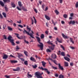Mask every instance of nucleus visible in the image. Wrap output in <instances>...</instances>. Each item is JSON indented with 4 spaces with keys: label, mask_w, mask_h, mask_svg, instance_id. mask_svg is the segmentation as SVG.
Masks as SVG:
<instances>
[{
    "label": "nucleus",
    "mask_w": 78,
    "mask_h": 78,
    "mask_svg": "<svg viewBox=\"0 0 78 78\" xmlns=\"http://www.w3.org/2000/svg\"><path fill=\"white\" fill-rule=\"evenodd\" d=\"M15 35H16L17 36L16 37L19 39H21L22 38V37H20L18 36H19V34H18L17 33H15L14 34Z\"/></svg>",
    "instance_id": "obj_8"
},
{
    "label": "nucleus",
    "mask_w": 78,
    "mask_h": 78,
    "mask_svg": "<svg viewBox=\"0 0 78 78\" xmlns=\"http://www.w3.org/2000/svg\"><path fill=\"white\" fill-rule=\"evenodd\" d=\"M46 25L47 26V27H48L49 23H46Z\"/></svg>",
    "instance_id": "obj_60"
},
{
    "label": "nucleus",
    "mask_w": 78,
    "mask_h": 78,
    "mask_svg": "<svg viewBox=\"0 0 78 78\" xmlns=\"http://www.w3.org/2000/svg\"><path fill=\"white\" fill-rule=\"evenodd\" d=\"M70 66H73V63L72 62L70 63Z\"/></svg>",
    "instance_id": "obj_53"
},
{
    "label": "nucleus",
    "mask_w": 78,
    "mask_h": 78,
    "mask_svg": "<svg viewBox=\"0 0 78 78\" xmlns=\"http://www.w3.org/2000/svg\"><path fill=\"white\" fill-rule=\"evenodd\" d=\"M67 17V15H66V14H65L63 15V17H64V18H66Z\"/></svg>",
    "instance_id": "obj_44"
},
{
    "label": "nucleus",
    "mask_w": 78,
    "mask_h": 78,
    "mask_svg": "<svg viewBox=\"0 0 78 78\" xmlns=\"http://www.w3.org/2000/svg\"><path fill=\"white\" fill-rule=\"evenodd\" d=\"M25 65H28V61H26L24 62Z\"/></svg>",
    "instance_id": "obj_32"
},
{
    "label": "nucleus",
    "mask_w": 78,
    "mask_h": 78,
    "mask_svg": "<svg viewBox=\"0 0 78 78\" xmlns=\"http://www.w3.org/2000/svg\"><path fill=\"white\" fill-rule=\"evenodd\" d=\"M20 49V48H19L18 46H17L16 49L17 50H18V49Z\"/></svg>",
    "instance_id": "obj_63"
},
{
    "label": "nucleus",
    "mask_w": 78,
    "mask_h": 78,
    "mask_svg": "<svg viewBox=\"0 0 78 78\" xmlns=\"http://www.w3.org/2000/svg\"><path fill=\"white\" fill-rule=\"evenodd\" d=\"M11 6L13 8H15L16 7V5L13 2H11Z\"/></svg>",
    "instance_id": "obj_16"
},
{
    "label": "nucleus",
    "mask_w": 78,
    "mask_h": 78,
    "mask_svg": "<svg viewBox=\"0 0 78 78\" xmlns=\"http://www.w3.org/2000/svg\"><path fill=\"white\" fill-rule=\"evenodd\" d=\"M3 36L4 38L5 39H7L5 35H3Z\"/></svg>",
    "instance_id": "obj_50"
},
{
    "label": "nucleus",
    "mask_w": 78,
    "mask_h": 78,
    "mask_svg": "<svg viewBox=\"0 0 78 78\" xmlns=\"http://www.w3.org/2000/svg\"><path fill=\"white\" fill-rule=\"evenodd\" d=\"M70 47L72 49H74L75 48L73 47L70 46Z\"/></svg>",
    "instance_id": "obj_54"
},
{
    "label": "nucleus",
    "mask_w": 78,
    "mask_h": 78,
    "mask_svg": "<svg viewBox=\"0 0 78 78\" xmlns=\"http://www.w3.org/2000/svg\"><path fill=\"white\" fill-rule=\"evenodd\" d=\"M21 37H22L21 39H25L26 38L25 36H24L23 37L22 36H21Z\"/></svg>",
    "instance_id": "obj_49"
},
{
    "label": "nucleus",
    "mask_w": 78,
    "mask_h": 78,
    "mask_svg": "<svg viewBox=\"0 0 78 78\" xmlns=\"http://www.w3.org/2000/svg\"><path fill=\"white\" fill-rule=\"evenodd\" d=\"M52 69L54 70H56L57 69V68L56 67H55L53 66H52Z\"/></svg>",
    "instance_id": "obj_35"
},
{
    "label": "nucleus",
    "mask_w": 78,
    "mask_h": 78,
    "mask_svg": "<svg viewBox=\"0 0 78 78\" xmlns=\"http://www.w3.org/2000/svg\"><path fill=\"white\" fill-rule=\"evenodd\" d=\"M10 62L11 63H16V62H18L16 60H11Z\"/></svg>",
    "instance_id": "obj_18"
},
{
    "label": "nucleus",
    "mask_w": 78,
    "mask_h": 78,
    "mask_svg": "<svg viewBox=\"0 0 78 78\" xmlns=\"http://www.w3.org/2000/svg\"><path fill=\"white\" fill-rule=\"evenodd\" d=\"M55 47V45L53 44L52 45V46L50 47L49 48H50V49L53 50H54Z\"/></svg>",
    "instance_id": "obj_5"
},
{
    "label": "nucleus",
    "mask_w": 78,
    "mask_h": 78,
    "mask_svg": "<svg viewBox=\"0 0 78 78\" xmlns=\"http://www.w3.org/2000/svg\"><path fill=\"white\" fill-rule=\"evenodd\" d=\"M51 57L53 59H55V58H56V55L55 54H53L51 55Z\"/></svg>",
    "instance_id": "obj_7"
},
{
    "label": "nucleus",
    "mask_w": 78,
    "mask_h": 78,
    "mask_svg": "<svg viewBox=\"0 0 78 78\" xmlns=\"http://www.w3.org/2000/svg\"><path fill=\"white\" fill-rule=\"evenodd\" d=\"M62 36H63V37L64 38H69L67 36H66L63 34H62Z\"/></svg>",
    "instance_id": "obj_19"
},
{
    "label": "nucleus",
    "mask_w": 78,
    "mask_h": 78,
    "mask_svg": "<svg viewBox=\"0 0 78 78\" xmlns=\"http://www.w3.org/2000/svg\"><path fill=\"white\" fill-rule=\"evenodd\" d=\"M12 38V37L11 36L9 35L8 37V39L9 40L10 42L14 40L13 39H11Z\"/></svg>",
    "instance_id": "obj_4"
},
{
    "label": "nucleus",
    "mask_w": 78,
    "mask_h": 78,
    "mask_svg": "<svg viewBox=\"0 0 78 78\" xmlns=\"http://www.w3.org/2000/svg\"><path fill=\"white\" fill-rule=\"evenodd\" d=\"M0 17L1 19H2L3 18V16H2L1 14H0Z\"/></svg>",
    "instance_id": "obj_55"
},
{
    "label": "nucleus",
    "mask_w": 78,
    "mask_h": 78,
    "mask_svg": "<svg viewBox=\"0 0 78 78\" xmlns=\"http://www.w3.org/2000/svg\"><path fill=\"white\" fill-rule=\"evenodd\" d=\"M45 17L46 18V19L48 20H50V18H49V17L48 16H47L46 15H45Z\"/></svg>",
    "instance_id": "obj_24"
},
{
    "label": "nucleus",
    "mask_w": 78,
    "mask_h": 78,
    "mask_svg": "<svg viewBox=\"0 0 78 78\" xmlns=\"http://www.w3.org/2000/svg\"><path fill=\"white\" fill-rule=\"evenodd\" d=\"M34 10L36 13H37V9H34Z\"/></svg>",
    "instance_id": "obj_47"
},
{
    "label": "nucleus",
    "mask_w": 78,
    "mask_h": 78,
    "mask_svg": "<svg viewBox=\"0 0 78 78\" xmlns=\"http://www.w3.org/2000/svg\"><path fill=\"white\" fill-rule=\"evenodd\" d=\"M48 10V7H46V8H45V11H46L47 10Z\"/></svg>",
    "instance_id": "obj_62"
},
{
    "label": "nucleus",
    "mask_w": 78,
    "mask_h": 78,
    "mask_svg": "<svg viewBox=\"0 0 78 78\" xmlns=\"http://www.w3.org/2000/svg\"><path fill=\"white\" fill-rule=\"evenodd\" d=\"M64 63H65V67H68L69 66V64L67 62H65Z\"/></svg>",
    "instance_id": "obj_14"
},
{
    "label": "nucleus",
    "mask_w": 78,
    "mask_h": 78,
    "mask_svg": "<svg viewBox=\"0 0 78 78\" xmlns=\"http://www.w3.org/2000/svg\"><path fill=\"white\" fill-rule=\"evenodd\" d=\"M30 60L31 61H34V62H36V60H35V58H34L33 57H31L30 58Z\"/></svg>",
    "instance_id": "obj_10"
},
{
    "label": "nucleus",
    "mask_w": 78,
    "mask_h": 78,
    "mask_svg": "<svg viewBox=\"0 0 78 78\" xmlns=\"http://www.w3.org/2000/svg\"><path fill=\"white\" fill-rule=\"evenodd\" d=\"M41 63H42V66L45 67V65L46 64V63L44 61H42L41 62Z\"/></svg>",
    "instance_id": "obj_15"
},
{
    "label": "nucleus",
    "mask_w": 78,
    "mask_h": 78,
    "mask_svg": "<svg viewBox=\"0 0 78 78\" xmlns=\"http://www.w3.org/2000/svg\"><path fill=\"white\" fill-rule=\"evenodd\" d=\"M24 53L26 55V56H28V55H27V54L28 53V52L27 51H24Z\"/></svg>",
    "instance_id": "obj_25"
},
{
    "label": "nucleus",
    "mask_w": 78,
    "mask_h": 78,
    "mask_svg": "<svg viewBox=\"0 0 78 78\" xmlns=\"http://www.w3.org/2000/svg\"><path fill=\"white\" fill-rule=\"evenodd\" d=\"M55 12L56 13V14L58 15L59 14V12L57 10H55Z\"/></svg>",
    "instance_id": "obj_40"
},
{
    "label": "nucleus",
    "mask_w": 78,
    "mask_h": 78,
    "mask_svg": "<svg viewBox=\"0 0 78 78\" xmlns=\"http://www.w3.org/2000/svg\"><path fill=\"white\" fill-rule=\"evenodd\" d=\"M27 29L29 31V32L31 30V28H30L28 26H27Z\"/></svg>",
    "instance_id": "obj_22"
},
{
    "label": "nucleus",
    "mask_w": 78,
    "mask_h": 78,
    "mask_svg": "<svg viewBox=\"0 0 78 78\" xmlns=\"http://www.w3.org/2000/svg\"><path fill=\"white\" fill-rule=\"evenodd\" d=\"M36 37V38L38 42L40 44H38V46L39 47H40L41 49V50H42L43 49V46L44 45L42 43H41L40 41H41V40L40 38L37 37Z\"/></svg>",
    "instance_id": "obj_1"
},
{
    "label": "nucleus",
    "mask_w": 78,
    "mask_h": 78,
    "mask_svg": "<svg viewBox=\"0 0 78 78\" xmlns=\"http://www.w3.org/2000/svg\"><path fill=\"white\" fill-rule=\"evenodd\" d=\"M13 71H14L15 72L17 71V70L16 69H13Z\"/></svg>",
    "instance_id": "obj_59"
},
{
    "label": "nucleus",
    "mask_w": 78,
    "mask_h": 78,
    "mask_svg": "<svg viewBox=\"0 0 78 78\" xmlns=\"http://www.w3.org/2000/svg\"><path fill=\"white\" fill-rule=\"evenodd\" d=\"M48 31H46L45 32V33L47 34H48Z\"/></svg>",
    "instance_id": "obj_61"
},
{
    "label": "nucleus",
    "mask_w": 78,
    "mask_h": 78,
    "mask_svg": "<svg viewBox=\"0 0 78 78\" xmlns=\"http://www.w3.org/2000/svg\"><path fill=\"white\" fill-rule=\"evenodd\" d=\"M58 78H64V76L63 75H59Z\"/></svg>",
    "instance_id": "obj_28"
},
{
    "label": "nucleus",
    "mask_w": 78,
    "mask_h": 78,
    "mask_svg": "<svg viewBox=\"0 0 78 78\" xmlns=\"http://www.w3.org/2000/svg\"><path fill=\"white\" fill-rule=\"evenodd\" d=\"M47 43L49 44H51L52 45H53V43H51L50 40L49 41H48Z\"/></svg>",
    "instance_id": "obj_38"
},
{
    "label": "nucleus",
    "mask_w": 78,
    "mask_h": 78,
    "mask_svg": "<svg viewBox=\"0 0 78 78\" xmlns=\"http://www.w3.org/2000/svg\"><path fill=\"white\" fill-rule=\"evenodd\" d=\"M8 58L7 55L6 54H4L3 57V58L4 59H6Z\"/></svg>",
    "instance_id": "obj_11"
},
{
    "label": "nucleus",
    "mask_w": 78,
    "mask_h": 78,
    "mask_svg": "<svg viewBox=\"0 0 78 78\" xmlns=\"http://www.w3.org/2000/svg\"><path fill=\"white\" fill-rule=\"evenodd\" d=\"M18 4H19V6L20 7H21L22 6V5L21 2H18Z\"/></svg>",
    "instance_id": "obj_26"
},
{
    "label": "nucleus",
    "mask_w": 78,
    "mask_h": 78,
    "mask_svg": "<svg viewBox=\"0 0 78 78\" xmlns=\"http://www.w3.org/2000/svg\"><path fill=\"white\" fill-rule=\"evenodd\" d=\"M69 39L70 40V41L71 42L73 41V39L72 38H69Z\"/></svg>",
    "instance_id": "obj_56"
},
{
    "label": "nucleus",
    "mask_w": 78,
    "mask_h": 78,
    "mask_svg": "<svg viewBox=\"0 0 78 78\" xmlns=\"http://www.w3.org/2000/svg\"><path fill=\"white\" fill-rule=\"evenodd\" d=\"M54 30H57V28L56 27H54Z\"/></svg>",
    "instance_id": "obj_64"
},
{
    "label": "nucleus",
    "mask_w": 78,
    "mask_h": 78,
    "mask_svg": "<svg viewBox=\"0 0 78 78\" xmlns=\"http://www.w3.org/2000/svg\"><path fill=\"white\" fill-rule=\"evenodd\" d=\"M55 76H56V77H58V75L57 74H55Z\"/></svg>",
    "instance_id": "obj_57"
},
{
    "label": "nucleus",
    "mask_w": 78,
    "mask_h": 78,
    "mask_svg": "<svg viewBox=\"0 0 78 78\" xmlns=\"http://www.w3.org/2000/svg\"><path fill=\"white\" fill-rule=\"evenodd\" d=\"M24 31H23V33L24 34H25V33L27 34L28 35H29L32 38H34V37L33 36V34H34V32L32 30L31 32L32 33H29L25 29H24Z\"/></svg>",
    "instance_id": "obj_2"
},
{
    "label": "nucleus",
    "mask_w": 78,
    "mask_h": 78,
    "mask_svg": "<svg viewBox=\"0 0 78 78\" xmlns=\"http://www.w3.org/2000/svg\"><path fill=\"white\" fill-rule=\"evenodd\" d=\"M8 28L9 30H12V28L11 27H8Z\"/></svg>",
    "instance_id": "obj_41"
},
{
    "label": "nucleus",
    "mask_w": 78,
    "mask_h": 78,
    "mask_svg": "<svg viewBox=\"0 0 78 78\" xmlns=\"http://www.w3.org/2000/svg\"><path fill=\"white\" fill-rule=\"evenodd\" d=\"M33 67L34 68V69H35L36 68H37V65H35L34 66L33 65Z\"/></svg>",
    "instance_id": "obj_33"
},
{
    "label": "nucleus",
    "mask_w": 78,
    "mask_h": 78,
    "mask_svg": "<svg viewBox=\"0 0 78 78\" xmlns=\"http://www.w3.org/2000/svg\"><path fill=\"white\" fill-rule=\"evenodd\" d=\"M20 59L21 60V61H24L25 60L23 58H20Z\"/></svg>",
    "instance_id": "obj_58"
},
{
    "label": "nucleus",
    "mask_w": 78,
    "mask_h": 78,
    "mask_svg": "<svg viewBox=\"0 0 78 78\" xmlns=\"http://www.w3.org/2000/svg\"><path fill=\"white\" fill-rule=\"evenodd\" d=\"M5 10L6 11H8V9L6 7H5Z\"/></svg>",
    "instance_id": "obj_46"
},
{
    "label": "nucleus",
    "mask_w": 78,
    "mask_h": 78,
    "mask_svg": "<svg viewBox=\"0 0 78 78\" xmlns=\"http://www.w3.org/2000/svg\"><path fill=\"white\" fill-rule=\"evenodd\" d=\"M58 67H59V69H60L62 70H63L64 69L63 67L61 66L59 63H58Z\"/></svg>",
    "instance_id": "obj_6"
},
{
    "label": "nucleus",
    "mask_w": 78,
    "mask_h": 78,
    "mask_svg": "<svg viewBox=\"0 0 78 78\" xmlns=\"http://www.w3.org/2000/svg\"><path fill=\"white\" fill-rule=\"evenodd\" d=\"M23 10L25 11H27V9L25 8H23Z\"/></svg>",
    "instance_id": "obj_52"
},
{
    "label": "nucleus",
    "mask_w": 78,
    "mask_h": 78,
    "mask_svg": "<svg viewBox=\"0 0 78 78\" xmlns=\"http://www.w3.org/2000/svg\"><path fill=\"white\" fill-rule=\"evenodd\" d=\"M2 14L4 16V17H6V13H5V12H3L2 13Z\"/></svg>",
    "instance_id": "obj_42"
},
{
    "label": "nucleus",
    "mask_w": 78,
    "mask_h": 78,
    "mask_svg": "<svg viewBox=\"0 0 78 78\" xmlns=\"http://www.w3.org/2000/svg\"><path fill=\"white\" fill-rule=\"evenodd\" d=\"M17 9L20 11H21V9H20L17 6Z\"/></svg>",
    "instance_id": "obj_51"
},
{
    "label": "nucleus",
    "mask_w": 78,
    "mask_h": 78,
    "mask_svg": "<svg viewBox=\"0 0 78 78\" xmlns=\"http://www.w3.org/2000/svg\"><path fill=\"white\" fill-rule=\"evenodd\" d=\"M5 78H9L10 77V76L5 75Z\"/></svg>",
    "instance_id": "obj_39"
},
{
    "label": "nucleus",
    "mask_w": 78,
    "mask_h": 78,
    "mask_svg": "<svg viewBox=\"0 0 78 78\" xmlns=\"http://www.w3.org/2000/svg\"><path fill=\"white\" fill-rule=\"evenodd\" d=\"M27 77L29 78V77H30V78H31V77H32V76L31 75V74H28V76Z\"/></svg>",
    "instance_id": "obj_31"
},
{
    "label": "nucleus",
    "mask_w": 78,
    "mask_h": 78,
    "mask_svg": "<svg viewBox=\"0 0 78 78\" xmlns=\"http://www.w3.org/2000/svg\"><path fill=\"white\" fill-rule=\"evenodd\" d=\"M64 58L65 60L67 61H70V59L67 57H64Z\"/></svg>",
    "instance_id": "obj_21"
},
{
    "label": "nucleus",
    "mask_w": 78,
    "mask_h": 78,
    "mask_svg": "<svg viewBox=\"0 0 78 78\" xmlns=\"http://www.w3.org/2000/svg\"><path fill=\"white\" fill-rule=\"evenodd\" d=\"M4 3L7 2L9 3L10 2V0H3Z\"/></svg>",
    "instance_id": "obj_12"
},
{
    "label": "nucleus",
    "mask_w": 78,
    "mask_h": 78,
    "mask_svg": "<svg viewBox=\"0 0 78 78\" xmlns=\"http://www.w3.org/2000/svg\"><path fill=\"white\" fill-rule=\"evenodd\" d=\"M60 47H61V48L63 49V50H65V48L62 45L60 44Z\"/></svg>",
    "instance_id": "obj_36"
},
{
    "label": "nucleus",
    "mask_w": 78,
    "mask_h": 78,
    "mask_svg": "<svg viewBox=\"0 0 78 78\" xmlns=\"http://www.w3.org/2000/svg\"><path fill=\"white\" fill-rule=\"evenodd\" d=\"M76 8H77L78 7V2H76L75 4Z\"/></svg>",
    "instance_id": "obj_34"
},
{
    "label": "nucleus",
    "mask_w": 78,
    "mask_h": 78,
    "mask_svg": "<svg viewBox=\"0 0 78 78\" xmlns=\"http://www.w3.org/2000/svg\"><path fill=\"white\" fill-rule=\"evenodd\" d=\"M39 69H42V70H44V69L42 67V66H41V67H39Z\"/></svg>",
    "instance_id": "obj_45"
},
{
    "label": "nucleus",
    "mask_w": 78,
    "mask_h": 78,
    "mask_svg": "<svg viewBox=\"0 0 78 78\" xmlns=\"http://www.w3.org/2000/svg\"><path fill=\"white\" fill-rule=\"evenodd\" d=\"M16 69L17 71L18 72V71H19V70H20V69L19 67H18Z\"/></svg>",
    "instance_id": "obj_43"
},
{
    "label": "nucleus",
    "mask_w": 78,
    "mask_h": 78,
    "mask_svg": "<svg viewBox=\"0 0 78 78\" xmlns=\"http://www.w3.org/2000/svg\"><path fill=\"white\" fill-rule=\"evenodd\" d=\"M52 62H54V63H55V64H56V65H58V64L56 62V61L55 60H52Z\"/></svg>",
    "instance_id": "obj_27"
},
{
    "label": "nucleus",
    "mask_w": 78,
    "mask_h": 78,
    "mask_svg": "<svg viewBox=\"0 0 78 78\" xmlns=\"http://www.w3.org/2000/svg\"><path fill=\"white\" fill-rule=\"evenodd\" d=\"M0 5L3 7H4V4L2 1L0 0Z\"/></svg>",
    "instance_id": "obj_17"
},
{
    "label": "nucleus",
    "mask_w": 78,
    "mask_h": 78,
    "mask_svg": "<svg viewBox=\"0 0 78 78\" xmlns=\"http://www.w3.org/2000/svg\"><path fill=\"white\" fill-rule=\"evenodd\" d=\"M46 51L47 52H51V51L49 49H47L46 50Z\"/></svg>",
    "instance_id": "obj_37"
},
{
    "label": "nucleus",
    "mask_w": 78,
    "mask_h": 78,
    "mask_svg": "<svg viewBox=\"0 0 78 78\" xmlns=\"http://www.w3.org/2000/svg\"><path fill=\"white\" fill-rule=\"evenodd\" d=\"M41 39L44 38V34H41Z\"/></svg>",
    "instance_id": "obj_29"
},
{
    "label": "nucleus",
    "mask_w": 78,
    "mask_h": 78,
    "mask_svg": "<svg viewBox=\"0 0 78 78\" xmlns=\"http://www.w3.org/2000/svg\"><path fill=\"white\" fill-rule=\"evenodd\" d=\"M13 41H14V40H13L12 41H10V42H11L12 43V45H15V44L13 42Z\"/></svg>",
    "instance_id": "obj_30"
},
{
    "label": "nucleus",
    "mask_w": 78,
    "mask_h": 78,
    "mask_svg": "<svg viewBox=\"0 0 78 78\" xmlns=\"http://www.w3.org/2000/svg\"><path fill=\"white\" fill-rule=\"evenodd\" d=\"M44 70H45V71H46V72H47V73H48V75L50 74V73L48 71V69L46 68H44Z\"/></svg>",
    "instance_id": "obj_13"
},
{
    "label": "nucleus",
    "mask_w": 78,
    "mask_h": 78,
    "mask_svg": "<svg viewBox=\"0 0 78 78\" xmlns=\"http://www.w3.org/2000/svg\"><path fill=\"white\" fill-rule=\"evenodd\" d=\"M18 26L19 27H20L21 28H23V26H22L21 25H19Z\"/></svg>",
    "instance_id": "obj_48"
},
{
    "label": "nucleus",
    "mask_w": 78,
    "mask_h": 78,
    "mask_svg": "<svg viewBox=\"0 0 78 78\" xmlns=\"http://www.w3.org/2000/svg\"><path fill=\"white\" fill-rule=\"evenodd\" d=\"M56 40H57V41H58L59 43H62V41L59 39L58 37H57V38H56Z\"/></svg>",
    "instance_id": "obj_20"
},
{
    "label": "nucleus",
    "mask_w": 78,
    "mask_h": 78,
    "mask_svg": "<svg viewBox=\"0 0 78 78\" xmlns=\"http://www.w3.org/2000/svg\"><path fill=\"white\" fill-rule=\"evenodd\" d=\"M43 73H41L39 72H36L35 73V75L37 78H43L42 76L43 74Z\"/></svg>",
    "instance_id": "obj_3"
},
{
    "label": "nucleus",
    "mask_w": 78,
    "mask_h": 78,
    "mask_svg": "<svg viewBox=\"0 0 78 78\" xmlns=\"http://www.w3.org/2000/svg\"><path fill=\"white\" fill-rule=\"evenodd\" d=\"M75 22L74 21H71L69 23V24H73V25H74Z\"/></svg>",
    "instance_id": "obj_9"
},
{
    "label": "nucleus",
    "mask_w": 78,
    "mask_h": 78,
    "mask_svg": "<svg viewBox=\"0 0 78 78\" xmlns=\"http://www.w3.org/2000/svg\"><path fill=\"white\" fill-rule=\"evenodd\" d=\"M60 55L63 56H65V53L64 52H61L60 53Z\"/></svg>",
    "instance_id": "obj_23"
}]
</instances>
